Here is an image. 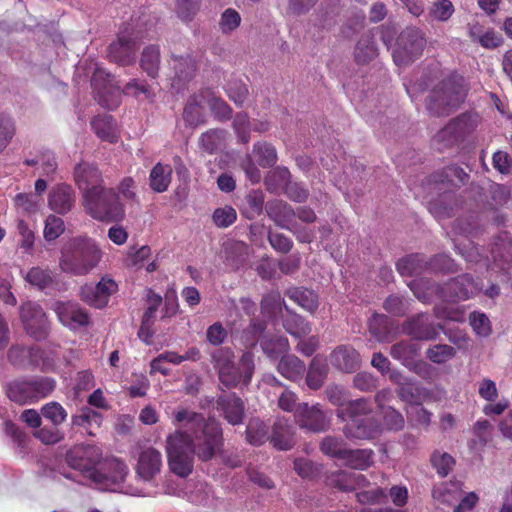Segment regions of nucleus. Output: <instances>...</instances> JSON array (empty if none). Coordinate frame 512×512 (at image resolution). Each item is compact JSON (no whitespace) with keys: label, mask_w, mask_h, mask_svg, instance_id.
<instances>
[{"label":"nucleus","mask_w":512,"mask_h":512,"mask_svg":"<svg viewBox=\"0 0 512 512\" xmlns=\"http://www.w3.org/2000/svg\"><path fill=\"white\" fill-rule=\"evenodd\" d=\"M418 353V345L407 340L393 344L390 349L391 357L402 362L414 359Z\"/></svg>","instance_id":"nucleus-51"},{"label":"nucleus","mask_w":512,"mask_h":512,"mask_svg":"<svg viewBox=\"0 0 512 512\" xmlns=\"http://www.w3.org/2000/svg\"><path fill=\"white\" fill-rule=\"evenodd\" d=\"M268 429L266 424L259 418H252L246 427V440L255 446H260L267 439Z\"/></svg>","instance_id":"nucleus-50"},{"label":"nucleus","mask_w":512,"mask_h":512,"mask_svg":"<svg viewBox=\"0 0 512 512\" xmlns=\"http://www.w3.org/2000/svg\"><path fill=\"white\" fill-rule=\"evenodd\" d=\"M346 449L344 440L334 436H326L320 443L322 453L338 460H342Z\"/></svg>","instance_id":"nucleus-52"},{"label":"nucleus","mask_w":512,"mask_h":512,"mask_svg":"<svg viewBox=\"0 0 512 512\" xmlns=\"http://www.w3.org/2000/svg\"><path fill=\"white\" fill-rule=\"evenodd\" d=\"M94 132L102 140L110 143L116 142V123L111 115H97L91 121Z\"/></svg>","instance_id":"nucleus-38"},{"label":"nucleus","mask_w":512,"mask_h":512,"mask_svg":"<svg viewBox=\"0 0 512 512\" xmlns=\"http://www.w3.org/2000/svg\"><path fill=\"white\" fill-rule=\"evenodd\" d=\"M426 40L423 33L413 27L404 29L396 40L393 60L398 66H406L414 62L422 54Z\"/></svg>","instance_id":"nucleus-13"},{"label":"nucleus","mask_w":512,"mask_h":512,"mask_svg":"<svg viewBox=\"0 0 512 512\" xmlns=\"http://www.w3.org/2000/svg\"><path fill=\"white\" fill-rule=\"evenodd\" d=\"M118 291V284L110 276H103L97 284L86 283L79 291L80 299L90 307L103 309L110 297Z\"/></svg>","instance_id":"nucleus-16"},{"label":"nucleus","mask_w":512,"mask_h":512,"mask_svg":"<svg viewBox=\"0 0 512 512\" xmlns=\"http://www.w3.org/2000/svg\"><path fill=\"white\" fill-rule=\"evenodd\" d=\"M26 281L33 286L43 290L51 285L53 282L50 270L42 269L40 267L31 268L26 277Z\"/></svg>","instance_id":"nucleus-57"},{"label":"nucleus","mask_w":512,"mask_h":512,"mask_svg":"<svg viewBox=\"0 0 512 512\" xmlns=\"http://www.w3.org/2000/svg\"><path fill=\"white\" fill-rule=\"evenodd\" d=\"M42 415L49 419L54 426L61 425L67 418L64 407L55 401L49 402L42 407Z\"/></svg>","instance_id":"nucleus-61"},{"label":"nucleus","mask_w":512,"mask_h":512,"mask_svg":"<svg viewBox=\"0 0 512 512\" xmlns=\"http://www.w3.org/2000/svg\"><path fill=\"white\" fill-rule=\"evenodd\" d=\"M217 408L232 425H238L244 417V402L235 393L223 394L217 399Z\"/></svg>","instance_id":"nucleus-27"},{"label":"nucleus","mask_w":512,"mask_h":512,"mask_svg":"<svg viewBox=\"0 0 512 512\" xmlns=\"http://www.w3.org/2000/svg\"><path fill=\"white\" fill-rule=\"evenodd\" d=\"M263 206L264 193L259 189L252 190L245 197L243 213L249 220H252L262 213Z\"/></svg>","instance_id":"nucleus-48"},{"label":"nucleus","mask_w":512,"mask_h":512,"mask_svg":"<svg viewBox=\"0 0 512 512\" xmlns=\"http://www.w3.org/2000/svg\"><path fill=\"white\" fill-rule=\"evenodd\" d=\"M427 269L433 272L454 273L457 271V265L450 256L438 254L427 262Z\"/></svg>","instance_id":"nucleus-58"},{"label":"nucleus","mask_w":512,"mask_h":512,"mask_svg":"<svg viewBox=\"0 0 512 512\" xmlns=\"http://www.w3.org/2000/svg\"><path fill=\"white\" fill-rule=\"evenodd\" d=\"M91 86L93 87L99 104L110 110L119 105L121 94L136 98L141 94H144L146 98L150 96L149 87L144 82L132 79L121 90L114 76L100 68L94 71L91 78Z\"/></svg>","instance_id":"nucleus-8"},{"label":"nucleus","mask_w":512,"mask_h":512,"mask_svg":"<svg viewBox=\"0 0 512 512\" xmlns=\"http://www.w3.org/2000/svg\"><path fill=\"white\" fill-rule=\"evenodd\" d=\"M468 89L465 88L462 77L451 76L444 79L427 97V109L437 117L450 115L464 102Z\"/></svg>","instance_id":"nucleus-9"},{"label":"nucleus","mask_w":512,"mask_h":512,"mask_svg":"<svg viewBox=\"0 0 512 512\" xmlns=\"http://www.w3.org/2000/svg\"><path fill=\"white\" fill-rule=\"evenodd\" d=\"M74 179L78 188L83 191V195L86 192L92 190L98 191L103 188L100 186L101 174L98 168L86 162L76 165L74 169Z\"/></svg>","instance_id":"nucleus-25"},{"label":"nucleus","mask_w":512,"mask_h":512,"mask_svg":"<svg viewBox=\"0 0 512 512\" xmlns=\"http://www.w3.org/2000/svg\"><path fill=\"white\" fill-rule=\"evenodd\" d=\"M140 66L151 78H156L160 69V49L157 45L147 46L140 58Z\"/></svg>","instance_id":"nucleus-44"},{"label":"nucleus","mask_w":512,"mask_h":512,"mask_svg":"<svg viewBox=\"0 0 512 512\" xmlns=\"http://www.w3.org/2000/svg\"><path fill=\"white\" fill-rule=\"evenodd\" d=\"M253 154L256 162L263 168L274 166L277 162V152L275 147L268 142H257L253 146Z\"/></svg>","instance_id":"nucleus-47"},{"label":"nucleus","mask_w":512,"mask_h":512,"mask_svg":"<svg viewBox=\"0 0 512 512\" xmlns=\"http://www.w3.org/2000/svg\"><path fill=\"white\" fill-rule=\"evenodd\" d=\"M189 433L176 430L167 437L166 450L170 470L181 478L188 477L194 468V453L189 448Z\"/></svg>","instance_id":"nucleus-12"},{"label":"nucleus","mask_w":512,"mask_h":512,"mask_svg":"<svg viewBox=\"0 0 512 512\" xmlns=\"http://www.w3.org/2000/svg\"><path fill=\"white\" fill-rule=\"evenodd\" d=\"M329 361L337 370L353 373L361 364L359 352L350 345H339L330 354Z\"/></svg>","instance_id":"nucleus-23"},{"label":"nucleus","mask_w":512,"mask_h":512,"mask_svg":"<svg viewBox=\"0 0 512 512\" xmlns=\"http://www.w3.org/2000/svg\"><path fill=\"white\" fill-rule=\"evenodd\" d=\"M169 65L173 71L172 87L179 91L190 82L198 70V63L192 53L171 54Z\"/></svg>","instance_id":"nucleus-18"},{"label":"nucleus","mask_w":512,"mask_h":512,"mask_svg":"<svg viewBox=\"0 0 512 512\" xmlns=\"http://www.w3.org/2000/svg\"><path fill=\"white\" fill-rule=\"evenodd\" d=\"M327 373L328 367L325 360L319 357H314L309 365L306 375V383L308 387L312 390L319 389L323 385L327 377Z\"/></svg>","instance_id":"nucleus-40"},{"label":"nucleus","mask_w":512,"mask_h":512,"mask_svg":"<svg viewBox=\"0 0 512 512\" xmlns=\"http://www.w3.org/2000/svg\"><path fill=\"white\" fill-rule=\"evenodd\" d=\"M383 307L394 316H403L409 310V302L400 295H390L384 301Z\"/></svg>","instance_id":"nucleus-62"},{"label":"nucleus","mask_w":512,"mask_h":512,"mask_svg":"<svg viewBox=\"0 0 512 512\" xmlns=\"http://www.w3.org/2000/svg\"><path fill=\"white\" fill-rule=\"evenodd\" d=\"M7 358L13 366L18 368H36L41 365V370L47 371L54 366L53 360L47 357L45 351L38 346L25 347L14 344L9 348Z\"/></svg>","instance_id":"nucleus-15"},{"label":"nucleus","mask_w":512,"mask_h":512,"mask_svg":"<svg viewBox=\"0 0 512 512\" xmlns=\"http://www.w3.org/2000/svg\"><path fill=\"white\" fill-rule=\"evenodd\" d=\"M16 134V125L13 118L6 114L0 113V153H2Z\"/></svg>","instance_id":"nucleus-55"},{"label":"nucleus","mask_w":512,"mask_h":512,"mask_svg":"<svg viewBox=\"0 0 512 512\" xmlns=\"http://www.w3.org/2000/svg\"><path fill=\"white\" fill-rule=\"evenodd\" d=\"M284 295L312 315L318 310L319 296L311 289L302 286L290 287Z\"/></svg>","instance_id":"nucleus-28"},{"label":"nucleus","mask_w":512,"mask_h":512,"mask_svg":"<svg viewBox=\"0 0 512 512\" xmlns=\"http://www.w3.org/2000/svg\"><path fill=\"white\" fill-rule=\"evenodd\" d=\"M287 315L283 319L284 329L295 338H302L312 331L311 324L300 314L285 306Z\"/></svg>","instance_id":"nucleus-33"},{"label":"nucleus","mask_w":512,"mask_h":512,"mask_svg":"<svg viewBox=\"0 0 512 512\" xmlns=\"http://www.w3.org/2000/svg\"><path fill=\"white\" fill-rule=\"evenodd\" d=\"M263 352L270 358H278L289 350L288 339L284 336H264L260 341Z\"/></svg>","instance_id":"nucleus-46"},{"label":"nucleus","mask_w":512,"mask_h":512,"mask_svg":"<svg viewBox=\"0 0 512 512\" xmlns=\"http://www.w3.org/2000/svg\"><path fill=\"white\" fill-rule=\"evenodd\" d=\"M409 287L416 298L423 303L431 302L434 296L446 302L465 301L480 290L478 284L469 274L452 278L444 285L424 279L413 280Z\"/></svg>","instance_id":"nucleus-3"},{"label":"nucleus","mask_w":512,"mask_h":512,"mask_svg":"<svg viewBox=\"0 0 512 512\" xmlns=\"http://www.w3.org/2000/svg\"><path fill=\"white\" fill-rule=\"evenodd\" d=\"M249 254V246L243 241L228 240L223 243L222 257L225 265L232 270L244 266Z\"/></svg>","instance_id":"nucleus-26"},{"label":"nucleus","mask_w":512,"mask_h":512,"mask_svg":"<svg viewBox=\"0 0 512 512\" xmlns=\"http://www.w3.org/2000/svg\"><path fill=\"white\" fill-rule=\"evenodd\" d=\"M341 461L351 469L366 470L374 463V451L372 449L347 448Z\"/></svg>","instance_id":"nucleus-34"},{"label":"nucleus","mask_w":512,"mask_h":512,"mask_svg":"<svg viewBox=\"0 0 512 512\" xmlns=\"http://www.w3.org/2000/svg\"><path fill=\"white\" fill-rule=\"evenodd\" d=\"M208 106L214 117L219 121H228L232 118V108L221 98L211 95L208 98Z\"/></svg>","instance_id":"nucleus-59"},{"label":"nucleus","mask_w":512,"mask_h":512,"mask_svg":"<svg viewBox=\"0 0 512 512\" xmlns=\"http://www.w3.org/2000/svg\"><path fill=\"white\" fill-rule=\"evenodd\" d=\"M171 168L160 163L155 165L150 173V186L156 192H164L170 183Z\"/></svg>","instance_id":"nucleus-49"},{"label":"nucleus","mask_w":512,"mask_h":512,"mask_svg":"<svg viewBox=\"0 0 512 512\" xmlns=\"http://www.w3.org/2000/svg\"><path fill=\"white\" fill-rule=\"evenodd\" d=\"M183 117L190 126H197L204 123L202 109L195 98L190 99L186 104Z\"/></svg>","instance_id":"nucleus-63"},{"label":"nucleus","mask_w":512,"mask_h":512,"mask_svg":"<svg viewBox=\"0 0 512 512\" xmlns=\"http://www.w3.org/2000/svg\"><path fill=\"white\" fill-rule=\"evenodd\" d=\"M102 415L90 407H82L77 414L72 416V424L84 428L89 435H95L94 429H98L102 423Z\"/></svg>","instance_id":"nucleus-37"},{"label":"nucleus","mask_w":512,"mask_h":512,"mask_svg":"<svg viewBox=\"0 0 512 512\" xmlns=\"http://www.w3.org/2000/svg\"><path fill=\"white\" fill-rule=\"evenodd\" d=\"M76 200L75 191L66 183H59L51 188L48 194L49 208L59 215H65L72 210Z\"/></svg>","instance_id":"nucleus-21"},{"label":"nucleus","mask_w":512,"mask_h":512,"mask_svg":"<svg viewBox=\"0 0 512 512\" xmlns=\"http://www.w3.org/2000/svg\"><path fill=\"white\" fill-rule=\"evenodd\" d=\"M431 464L439 476L446 477L452 471L455 460L446 452L435 451L431 455Z\"/></svg>","instance_id":"nucleus-56"},{"label":"nucleus","mask_w":512,"mask_h":512,"mask_svg":"<svg viewBox=\"0 0 512 512\" xmlns=\"http://www.w3.org/2000/svg\"><path fill=\"white\" fill-rule=\"evenodd\" d=\"M14 201L18 210L28 214H33L37 212L40 206L41 197L33 193H19L16 195Z\"/></svg>","instance_id":"nucleus-60"},{"label":"nucleus","mask_w":512,"mask_h":512,"mask_svg":"<svg viewBox=\"0 0 512 512\" xmlns=\"http://www.w3.org/2000/svg\"><path fill=\"white\" fill-rule=\"evenodd\" d=\"M277 370L286 379L298 381L303 377L306 366L297 356L286 354L280 358Z\"/></svg>","instance_id":"nucleus-35"},{"label":"nucleus","mask_w":512,"mask_h":512,"mask_svg":"<svg viewBox=\"0 0 512 512\" xmlns=\"http://www.w3.org/2000/svg\"><path fill=\"white\" fill-rule=\"evenodd\" d=\"M20 319L26 333L37 341L44 340L49 335L50 324L42 307L32 301L20 306Z\"/></svg>","instance_id":"nucleus-14"},{"label":"nucleus","mask_w":512,"mask_h":512,"mask_svg":"<svg viewBox=\"0 0 512 512\" xmlns=\"http://www.w3.org/2000/svg\"><path fill=\"white\" fill-rule=\"evenodd\" d=\"M138 48L139 45L135 39L119 36L117 41L109 45L108 57L110 61L120 66H128L135 62V53Z\"/></svg>","instance_id":"nucleus-22"},{"label":"nucleus","mask_w":512,"mask_h":512,"mask_svg":"<svg viewBox=\"0 0 512 512\" xmlns=\"http://www.w3.org/2000/svg\"><path fill=\"white\" fill-rule=\"evenodd\" d=\"M487 194L490 205L494 207H501L510 199L511 189L505 184L492 182L487 188Z\"/></svg>","instance_id":"nucleus-54"},{"label":"nucleus","mask_w":512,"mask_h":512,"mask_svg":"<svg viewBox=\"0 0 512 512\" xmlns=\"http://www.w3.org/2000/svg\"><path fill=\"white\" fill-rule=\"evenodd\" d=\"M227 132L224 129H210L203 133L199 138V147L208 154H213L220 150L225 143Z\"/></svg>","instance_id":"nucleus-42"},{"label":"nucleus","mask_w":512,"mask_h":512,"mask_svg":"<svg viewBox=\"0 0 512 512\" xmlns=\"http://www.w3.org/2000/svg\"><path fill=\"white\" fill-rule=\"evenodd\" d=\"M172 423L185 428L189 433V448L199 460L208 462L222 450L223 430L215 419H206L202 413L179 408L172 413Z\"/></svg>","instance_id":"nucleus-1"},{"label":"nucleus","mask_w":512,"mask_h":512,"mask_svg":"<svg viewBox=\"0 0 512 512\" xmlns=\"http://www.w3.org/2000/svg\"><path fill=\"white\" fill-rule=\"evenodd\" d=\"M373 411L369 399L360 398L349 401V404L336 410V416L342 422L343 434L348 439L370 440L379 433L378 422L370 416Z\"/></svg>","instance_id":"nucleus-4"},{"label":"nucleus","mask_w":512,"mask_h":512,"mask_svg":"<svg viewBox=\"0 0 512 512\" xmlns=\"http://www.w3.org/2000/svg\"><path fill=\"white\" fill-rule=\"evenodd\" d=\"M52 309L57 315L58 320L64 326L71 330L87 326L90 321L88 312L77 302L56 301Z\"/></svg>","instance_id":"nucleus-20"},{"label":"nucleus","mask_w":512,"mask_h":512,"mask_svg":"<svg viewBox=\"0 0 512 512\" xmlns=\"http://www.w3.org/2000/svg\"><path fill=\"white\" fill-rule=\"evenodd\" d=\"M363 475L346 471H337L328 476L327 481L330 486L338 488L341 491L349 492L356 489L358 480L363 479Z\"/></svg>","instance_id":"nucleus-45"},{"label":"nucleus","mask_w":512,"mask_h":512,"mask_svg":"<svg viewBox=\"0 0 512 512\" xmlns=\"http://www.w3.org/2000/svg\"><path fill=\"white\" fill-rule=\"evenodd\" d=\"M378 55V48L371 30L364 32L356 43L354 59L359 65L368 64Z\"/></svg>","instance_id":"nucleus-30"},{"label":"nucleus","mask_w":512,"mask_h":512,"mask_svg":"<svg viewBox=\"0 0 512 512\" xmlns=\"http://www.w3.org/2000/svg\"><path fill=\"white\" fill-rule=\"evenodd\" d=\"M100 457L99 450L95 446L79 445L67 451L65 460L69 467L87 473L88 477L97 484L107 485L108 482L113 484L123 482L127 475V466L122 462H117L115 475L109 477L95 468Z\"/></svg>","instance_id":"nucleus-7"},{"label":"nucleus","mask_w":512,"mask_h":512,"mask_svg":"<svg viewBox=\"0 0 512 512\" xmlns=\"http://www.w3.org/2000/svg\"><path fill=\"white\" fill-rule=\"evenodd\" d=\"M282 305L285 307V301L281 298L279 291H270L265 294L261 300V309L265 313L273 314L276 310L281 309Z\"/></svg>","instance_id":"nucleus-64"},{"label":"nucleus","mask_w":512,"mask_h":512,"mask_svg":"<svg viewBox=\"0 0 512 512\" xmlns=\"http://www.w3.org/2000/svg\"><path fill=\"white\" fill-rule=\"evenodd\" d=\"M294 417L300 428L312 432H323L330 426V422L319 404L312 406H309L307 403L298 404L295 409Z\"/></svg>","instance_id":"nucleus-19"},{"label":"nucleus","mask_w":512,"mask_h":512,"mask_svg":"<svg viewBox=\"0 0 512 512\" xmlns=\"http://www.w3.org/2000/svg\"><path fill=\"white\" fill-rule=\"evenodd\" d=\"M84 206L88 214L102 222H120L124 209L118 194L112 189L92 190L84 194Z\"/></svg>","instance_id":"nucleus-11"},{"label":"nucleus","mask_w":512,"mask_h":512,"mask_svg":"<svg viewBox=\"0 0 512 512\" xmlns=\"http://www.w3.org/2000/svg\"><path fill=\"white\" fill-rule=\"evenodd\" d=\"M265 210L269 218L276 224L290 222L295 218V211L283 200L275 199L268 201L265 205Z\"/></svg>","instance_id":"nucleus-39"},{"label":"nucleus","mask_w":512,"mask_h":512,"mask_svg":"<svg viewBox=\"0 0 512 512\" xmlns=\"http://www.w3.org/2000/svg\"><path fill=\"white\" fill-rule=\"evenodd\" d=\"M56 388L55 379L48 376L20 377L5 388L7 397L19 405H30L47 398Z\"/></svg>","instance_id":"nucleus-10"},{"label":"nucleus","mask_w":512,"mask_h":512,"mask_svg":"<svg viewBox=\"0 0 512 512\" xmlns=\"http://www.w3.org/2000/svg\"><path fill=\"white\" fill-rule=\"evenodd\" d=\"M101 258L102 252L93 240L77 237L63 246L60 268L65 273L86 275L99 264Z\"/></svg>","instance_id":"nucleus-6"},{"label":"nucleus","mask_w":512,"mask_h":512,"mask_svg":"<svg viewBox=\"0 0 512 512\" xmlns=\"http://www.w3.org/2000/svg\"><path fill=\"white\" fill-rule=\"evenodd\" d=\"M448 122L466 143L479 126L480 116L476 112L467 111L453 117Z\"/></svg>","instance_id":"nucleus-29"},{"label":"nucleus","mask_w":512,"mask_h":512,"mask_svg":"<svg viewBox=\"0 0 512 512\" xmlns=\"http://www.w3.org/2000/svg\"><path fill=\"white\" fill-rule=\"evenodd\" d=\"M403 332L412 339L419 341L435 340L443 329L441 324L434 322L427 313H418L409 317L402 325Z\"/></svg>","instance_id":"nucleus-17"},{"label":"nucleus","mask_w":512,"mask_h":512,"mask_svg":"<svg viewBox=\"0 0 512 512\" xmlns=\"http://www.w3.org/2000/svg\"><path fill=\"white\" fill-rule=\"evenodd\" d=\"M456 349L447 344H436L430 346L426 351V357L433 363L444 364L453 359Z\"/></svg>","instance_id":"nucleus-53"},{"label":"nucleus","mask_w":512,"mask_h":512,"mask_svg":"<svg viewBox=\"0 0 512 512\" xmlns=\"http://www.w3.org/2000/svg\"><path fill=\"white\" fill-rule=\"evenodd\" d=\"M212 363L220 383L228 389L240 384L249 385L255 369L253 353L244 352L237 365L234 362V353L229 348L217 349L212 354Z\"/></svg>","instance_id":"nucleus-5"},{"label":"nucleus","mask_w":512,"mask_h":512,"mask_svg":"<svg viewBox=\"0 0 512 512\" xmlns=\"http://www.w3.org/2000/svg\"><path fill=\"white\" fill-rule=\"evenodd\" d=\"M290 179L291 173L288 168L279 166L268 172L264 184L270 193L278 194L285 190Z\"/></svg>","instance_id":"nucleus-41"},{"label":"nucleus","mask_w":512,"mask_h":512,"mask_svg":"<svg viewBox=\"0 0 512 512\" xmlns=\"http://www.w3.org/2000/svg\"><path fill=\"white\" fill-rule=\"evenodd\" d=\"M393 323L384 314H374L369 320V332L379 342L392 340Z\"/></svg>","instance_id":"nucleus-36"},{"label":"nucleus","mask_w":512,"mask_h":512,"mask_svg":"<svg viewBox=\"0 0 512 512\" xmlns=\"http://www.w3.org/2000/svg\"><path fill=\"white\" fill-rule=\"evenodd\" d=\"M424 268L427 269V261L419 253L407 255L396 263V269L402 276L418 275Z\"/></svg>","instance_id":"nucleus-43"},{"label":"nucleus","mask_w":512,"mask_h":512,"mask_svg":"<svg viewBox=\"0 0 512 512\" xmlns=\"http://www.w3.org/2000/svg\"><path fill=\"white\" fill-rule=\"evenodd\" d=\"M470 175L457 165H450L431 176L437 197L428 201V210L436 219L449 217L456 204L454 191L468 183Z\"/></svg>","instance_id":"nucleus-2"},{"label":"nucleus","mask_w":512,"mask_h":512,"mask_svg":"<svg viewBox=\"0 0 512 512\" xmlns=\"http://www.w3.org/2000/svg\"><path fill=\"white\" fill-rule=\"evenodd\" d=\"M270 442L278 450H289L294 446L293 427L285 419H278L273 427Z\"/></svg>","instance_id":"nucleus-31"},{"label":"nucleus","mask_w":512,"mask_h":512,"mask_svg":"<svg viewBox=\"0 0 512 512\" xmlns=\"http://www.w3.org/2000/svg\"><path fill=\"white\" fill-rule=\"evenodd\" d=\"M431 142L432 146L441 152L459 148L465 143L449 122L435 133Z\"/></svg>","instance_id":"nucleus-32"},{"label":"nucleus","mask_w":512,"mask_h":512,"mask_svg":"<svg viewBox=\"0 0 512 512\" xmlns=\"http://www.w3.org/2000/svg\"><path fill=\"white\" fill-rule=\"evenodd\" d=\"M161 468L162 455L157 449L148 447L140 452L136 465V473L141 479L145 481L152 480L160 473Z\"/></svg>","instance_id":"nucleus-24"}]
</instances>
